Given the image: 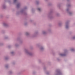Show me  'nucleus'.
Masks as SVG:
<instances>
[{
    "mask_svg": "<svg viewBox=\"0 0 75 75\" xmlns=\"http://www.w3.org/2000/svg\"><path fill=\"white\" fill-rule=\"evenodd\" d=\"M66 28H68V26L66 25Z\"/></svg>",
    "mask_w": 75,
    "mask_h": 75,
    "instance_id": "nucleus-4",
    "label": "nucleus"
},
{
    "mask_svg": "<svg viewBox=\"0 0 75 75\" xmlns=\"http://www.w3.org/2000/svg\"><path fill=\"white\" fill-rule=\"evenodd\" d=\"M17 1V0H14V2H16Z\"/></svg>",
    "mask_w": 75,
    "mask_h": 75,
    "instance_id": "nucleus-3",
    "label": "nucleus"
},
{
    "mask_svg": "<svg viewBox=\"0 0 75 75\" xmlns=\"http://www.w3.org/2000/svg\"><path fill=\"white\" fill-rule=\"evenodd\" d=\"M71 51H73V50H71Z\"/></svg>",
    "mask_w": 75,
    "mask_h": 75,
    "instance_id": "nucleus-5",
    "label": "nucleus"
},
{
    "mask_svg": "<svg viewBox=\"0 0 75 75\" xmlns=\"http://www.w3.org/2000/svg\"><path fill=\"white\" fill-rule=\"evenodd\" d=\"M38 10L39 11H40V8H38Z\"/></svg>",
    "mask_w": 75,
    "mask_h": 75,
    "instance_id": "nucleus-2",
    "label": "nucleus"
},
{
    "mask_svg": "<svg viewBox=\"0 0 75 75\" xmlns=\"http://www.w3.org/2000/svg\"><path fill=\"white\" fill-rule=\"evenodd\" d=\"M60 55H61V56H64L65 55L64 54H60Z\"/></svg>",
    "mask_w": 75,
    "mask_h": 75,
    "instance_id": "nucleus-1",
    "label": "nucleus"
}]
</instances>
